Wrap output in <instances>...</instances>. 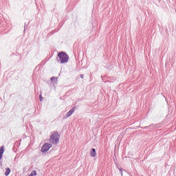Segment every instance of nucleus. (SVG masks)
<instances>
[{"mask_svg":"<svg viewBox=\"0 0 176 176\" xmlns=\"http://www.w3.org/2000/svg\"><path fill=\"white\" fill-rule=\"evenodd\" d=\"M10 174V169L9 168H6L5 175L8 176Z\"/></svg>","mask_w":176,"mask_h":176,"instance_id":"nucleus-7","label":"nucleus"},{"mask_svg":"<svg viewBox=\"0 0 176 176\" xmlns=\"http://www.w3.org/2000/svg\"><path fill=\"white\" fill-rule=\"evenodd\" d=\"M3 149H4L3 146L0 147V160L1 159H2V155H3V152H5Z\"/></svg>","mask_w":176,"mask_h":176,"instance_id":"nucleus-6","label":"nucleus"},{"mask_svg":"<svg viewBox=\"0 0 176 176\" xmlns=\"http://www.w3.org/2000/svg\"><path fill=\"white\" fill-rule=\"evenodd\" d=\"M75 112V107H74L72 109H71L67 114V118H69Z\"/></svg>","mask_w":176,"mask_h":176,"instance_id":"nucleus-5","label":"nucleus"},{"mask_svg":"<svg viewBox=\"0 0 176 176\" xmlns=\"http://www.w3.org/2000/svg\"><path fill=\"white\" fill-rule=\"evenodd\" d=\"M90 156L91 157H96L97 156V153H96V148H92L90 151Z\"/></svg>","mask_w":176,"mask_h":176,"instance_id":"nucleus-4","label":"nucleus"},{"mask_svg":"<svg viewBox=\"0 0 176 176\" xmlns=\"http://www.w3.org/2000/svg\"><path fill=\"white\" fill-rule=\"evenodd\" d=\"M58 56L59 57L60 64H64V63H68V60H69V56L64 52H60L58 54Z\"/></svg>","mask_w":176,"mask_h":176,"instance_id":"nucleus-2","label":"nucleus"},{"mask_svg":"<svg viewBox=\"0 0 176 176\" xmlns=\"http://www.w3.org/2000/svg\"><path fill=\"white\" fill-rule=\"evenodd\" d=\"M57 79H58L57 77H52V78H51V82L52 83H56V82H57Z\"/></svg>","mask_w":176,"mask_h":176,"instance_id":"nucleus-8","label":"nucleus"},{"mask_svg":"<svg viewBox=\"0 0 176 176\" xmlns=\"http://www.w3.org/2000/svg\"><path fill=\"white\" fill-rule=\"evenodd\" d=\"M50 148H52V144H49V143H45L41 148V152L43 153H45L46 152H47L49 151V149H50Z\"/></svg>","mask_w":176,"mask_h":176,"instance_id":"nucleus-3","label":"nucleus"},{"mask_svg":"<svg viewBox=\"0 0 176 176\" xmlns=\"http://www.w3.org/2000/svg\"><path fill=\"white\" fill-rule=\"evenodd\" d=\"M40 101H43V97H42V95L39 96Z\"/></svg>","mask_w":176,"mask_h":176,"instance_id":"nucleus-9","label":"nucleus"},{"mask_svg":"<svg viewBox=\"0 0 176 176\" xmlns=\"http://www.w3.org/2000/svg\"><path fill=\"white\" fill-rule=\"evenodd\" d=\"M60 141V135L57 132L51 133L50 142L54 145L57 144V143Z\"/></svg>","mask_w":176,"mask_h":176,"instance_id":"nucleus-1","label":"nucleus"}]
</instances>
